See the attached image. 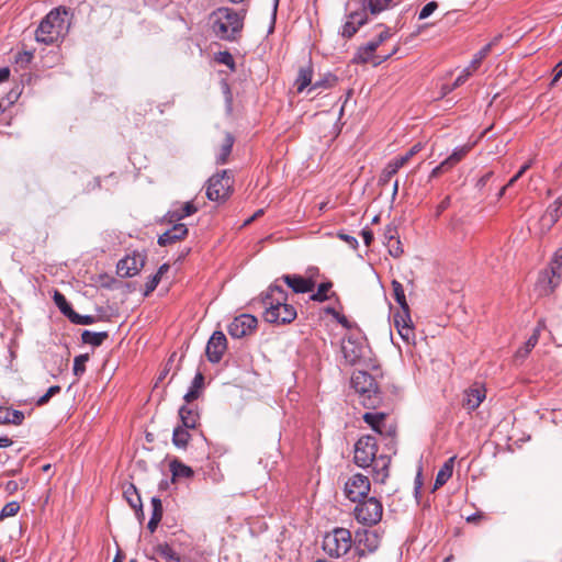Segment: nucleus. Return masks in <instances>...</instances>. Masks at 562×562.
Masks as SVG:
<instances>
[{
    "instance_id": "11",
    "label": "nucleus",
    "mask_w": 562,
    "mask_h": 562,
    "mask_svg": "<svg viewBox=\"0 0 562 562\" xmlns=\"http://www.w3.org/2000/svg\"><path fill=\"white\" fill-rule=\"evenodd\" d=\"M422 149V143H417L405 155L392 159L383 169L380 177V183L383 186L386 184L391 178Z\"/></svg>"
},
{
    "instance_id": "45",
    "label": "nucleus",
    "mask_w": 562,
    "mask_h": 562,
    "mask_svg": "<svg viewBox=\"0 0 562 562\" xmlns=\"http://www.w3.org/2000/svg\"><path fill=\"white\" fill-rule=\"evenodd\" d=\"M89 360V356L88 355H79L77 357H75L74 359V374L76 376H80L85 373L86 371V363L87 361Z\"/></svg>"
},
{
    "instance_id": "32",
    "label": "nucleus",
    "mask_w": 562,
    "mask_h": 562,
    "mask_svg": "<svg viewBox=\"0 0 562 562\" xmlns=\"http://www.w3.org/2000/svg\"><path fill=\"white\" fill-rule=\"evenodd\" d=\"M472 149V145H463L453 149L450 156H448L445 161L448 164L450 169H452L456 165H458Z\"/></svg>"
},
{
    "instance_id": "46",
    "label": "nucleus",
    "mask_w": 562,
    "mask_h": 562,
    "mask_svg": "<svg viewBox=\"0 0 562 562\" xmlns=\"http://www.w3.org/2000/svg\"><path fill=\"white\" fill-rule=\"evenodd\" d=\"M336 82H337V78L335 76L327 75L323 79L315 81L311 86L310 91L318 90L321 88H325V89L331 88L333 86L336 85Z\"/></svg>"
},
{
    "instance_id": "28",
    "label": "nucleus",
    "mask_w": 562,
    "mask_h": 562,
    "mask_svg": "<svg viewBox=\"0 0 562 562\" xmlns=\"http://www.w3.org/2000/svg\"><path fill=\"white\" fill-rule=\"evenodd\" d=\"M204 386V376L201 372H198L191 383L189 391L184 394V401L190 404L200 396V393Z\"/></svg>"
},
{
    "instance_id": "61",
    "label": "nucleus",
    "mask_w": 562,
    "mask_h": 562,
    "mask_svg": "<svg viewBox=\"0 0 562 562\" xmlns=\"http://www.w3.org/2000/svg\"><path fill=\"white\" fill-rule=\"evenodd\" d=\"M493 177V171H487L486 173H484L476 182V188L477 189H483L487 182L492 179Z\"/></svg>"
},
{
    "instance_id": "19",
    "label": "nucleus",
    "mask_w": 562,
    "mask_h": 562,
    "mask_svg": "<svg viewBox=\"0 0 562 562\" xmlns=\"http://www.w3.org/2000/svg\"><path fill=\"white\" fill-rule=\"evenodd\" d=\"M187 235L188 227L184 224L177 223L158 237V244L165 247L183 239Z\"/></svg>"
},
{
    "instance_id": "24",
    "label": "nucleus",
    "mask_w": 562,
    "mask_h": 562,
    "mask_svg": "<svg viewBox=\"0 0 562 562\" xmlns=\"http://www.w3.org/2000/svg\"><path fill=\"white\" fill-rule=\"evenodd\" d=\"M379 46L373 41L360 46L353 57L356 64H367L372 60L373 53Z\"/></svg>"
},
{
    "instance_id": "44",
    "label": "nucleus",
    "mask_w": 562,
    "mask_h": 562,
    "mask_svg": "<svg viewBox=\"0 0 562 562\" xmlns=\"http://www.w3.org/2000/svg\"><path fill=\"white\" fill-rule=\"evenodd\" d=\"M394 325L396 328H400L401 326L413 325L408 306L406 311L401 310V312L394 315Z\"/></svg>"
},
{
    "instance_id": "54",
    "label": "nucleus",
    "mask_w": 562,
    "mask_h": 562,
    "mask_svg": "<svg viewBox=\"0 0 562 562\" xmlns=\"http://www.w3.org/2000/svg\"><path fill=\"white\" fill-rule=\"evenodd\" d=\"M438 8V3L436 1H430L427 4L423 7V9L419 12L418 19L425 20L428 16H430Z\"/></svg>"
},
{
    "instance_id": "49",
    "label": "nucleus",
    "mask_w": 562,
    "mask_h": 562,
    "mask_svg": "<svg viewBox=\"0 0 562 562\" xmlns=\"http://www.w3.org/2000/svg\"><path fill=\"white\" fill-rule=\"evenodd\" d=\"M543 324L540 322L538 326L535 328L532 335L528 338V340L525 344V355H528L531 349L538 344L539 340V334L542 328Z\"/></svg>"
},
{
    "instance_id": "22",
    "label": "nucleus",
    "mask_w": 562,
    "mask_h": 562,
    "mask_svg": "<svg viewBox=\"0 0 562 562\" xmlns=\"http://www.w3.org/2000/svg\"><path fill=\"white\" fill-rule=\"evenodd\" d=\"M341 351L347 362L355 364L362 357V346L352 338L342 341Z\"/></svg>"
},
{
    "instance_id": "37",
    "label": "nucleus",
    "mask_w": 562,
    "mask_h": 562,
    "mask_svg": "<svg viewBox=\"0 0 562 562\" xmlns=\"http://www.w3.org/2000/svg\"><path fill=\"white\" fill-rule=\"evenodd\" d=\"M392 289H393V295L396 301V303L401 306V310L406 311L407 310V301L404 292V288L401 282L397 280L392 281Z\"/></svg>"
},
{
    "instance_id": "15",
    "label": "nucleus",
    "mask_w": 562,
    "mask_h": 562,
    "mask_svg": "<svg viewBox=\"0 0 562 562\" xmlns=\"http://www.w3.org/2000/svg\"><path fill=\"white\" fill-rule=\"evenodd\" d=\"M146 257L142 254L126 256L117 262V274L122 278L136 276L145 265Z\"/></svg>"
},
{
    "instance_id": "56",
    "label": "nucleus",
    "mask_w": 562,
    "mask_h": 562,
    "mask_svg": "<svg viewBox=\"0 0 562 562\" xmlns=\"http://www.w3.org/2000/svg\"><path fill=\"white\" fill-rule=\"evenodd\" d=\"M451 170L450 167L448 166V164L443 160L441 161L437 167H435L430 175H429V178L432 179V178H437L439 177L441 173H445L447 171Z\"/></svg>"
},
{
    "instance_id": "26",
    "label": "nucleus",
    "mask_w": 562,
    "mask_h": 562,
    "mask_svg": "<svg viewBox=\"0 0 562 562\" xmlns=\"http://www.w3.org/2000/svg\"><path fill=\"white\" fill-rule=\"evenodd\" d=\"M24 414L21 411L0 406V424L21 425Z\"/></svg>"
},
{
    "instance_id": "6",
    "label": "nucleus",
    "mask_w": 562,
    "mask_h": 562,
    "mask_svg": "<svg viewBox=\"0 0 562 562\" xmlns=\"http://www.w3.org/2000/svg\"><path fill=\"white\" fill-rule=\"evenodd\" d=\"M351 533L345 528H335L323 539V550L331 558L345 555L351 548Z\"/></svg>"
},
{
    "instance_id": "23",
    "label": "nucleus",
    "mask_w": 562,
    "mask_h": 562,
    "mask_svg": "<svg viewBox=\"0 0 562 562\" xmlns=\"http://www.w3.org/2000/svg\"><path fill=\"white\" fill-rule=\"evenodd\" d=\"M179 416L182 426L186 428H194L199 422V413L194 406L183 405L179 409Z\"/></svg>"
},
{
    "instance_id": "8",
    "label": "nucleus",
    "mask_w": 562,
    "mask_h": 562,
    "mask_svg": "<svg viewBox=\"0 0 562 562\" xmlns=\"http://www.w3.org/2000/svg\"><path fill=\"white\" fill-rule=\"evenodd\" d=\"M383 515V505L375 497H368L358 501L355 508V517L358 522L364 526H374L381 521Z\"/></svg>"
},
{
    "instance_id": "13",
    "label": "nucleus",
    "mask_w": 562,
    "mask_h": 562,
    "mask_svg": "<svg viewBox=\"0 0 562 562\" xmlns=\"http://www.w3.org/2000/svg\"><path fill=\"white\" fill-rule=\"evenodd\" d=\"M258 321L254 315L241 314L235 317L228 325V334L233 338H243L250 335L257 327Z\"/></svg>"
},
{
    "instance_id": "50",
    "label": "nucleus",
    "mask_w": 562,
    "mask_h": 562,
    "mask_svg": "<svg viewBox=\"0 0 562 562\" xmlns=\"http://www.w3.org/2000/svg\"><path fill=\"white\" fill-rule=\"evenodd\" d=\"M400 336L406 344H414L415 342V333L413 325L409 326H401L400 328H396Z\"/></svg>"
},
{
    "instance_id": "42",
    "label": "nucleus",
    "mask_w": 562,
    "mask_h": 562,
    "mask_svg": "<svg viewBox=\"0 0 562 562\" xmlns=\"http://www.w3.org/2000/svg\"><path fill=\"white\" fill-rule=\"evenodd\" d=\"M490 49H491V45L487 44L481 50H479L474 55V57L471 60V63L468 66V68H470L474 72L480 67V65L482 64L483 59L487 56V54L490 53Z\"/></svg>"
},
{
    "instance_id": "10",
    "label": "nucleus",
    "mask_w": 562,
    "mask_h": 562,
    "mask_svg": "<svg viewBox=\"0 0 562 562\" xmlns=\"http://www.w3.org/2000/svg\"><path fill=\"white\" fill-rule=\"evenodd\" d=\"M370 492V481L367 476L357 473L345 483V494L351 502H358L367 498Z\"/></svg>"
},
{
    "instance_id": "38",
    "label": "nucleus",
    "mask_w": 562,
    "mask_h": 562,
    "mask_svg": "<svg viewBox=\"0 0 562 562\" xmlns=\"http://www.w3.org/2000/svg\"><path fill=\"white\" fill-rule=\"evenodd\" d=\"M188 428H183V427H177L175 428L173 430V434H172V442L176 447L178 448H186L188 442H189V438H190V434L188 432L187 430Z\"/></svg>"
},
{
    "instance_id": "5",
    "label": "nucleus",
    "mask_w": 562,
    "mask_h": 562,
    "mask_svg": "<svg viewBox=\"0 0 562 562\" xmlns=\"http://www.w3.org/2000/svg\"><path fill=\"white\" fill-rule=\"evenodd\" d=\"M351 386L362 397V404L367 407H375L382 401L374 378L366 371L353 372Z\"/></svg>"
},
{
    "instance_id": "2",
    "label": "nucleus",
    "mask_w": 562,
    "mask_h": 562,
    "mask_svg": "<svg viewBox=\"0 0 562 562\" xmlns=\"http://www.w3.org/2000/svg\"><path fill=\"white\" fill-rule=\"evenodd\" d=\"M288 293L278 284H271L262 293L261 303L265 307L263 318L271 324H289L296 318V310L288 304Z\"/></svg>"
},
{
    "instance_id": "33",
    "label": "nucleus",
    "mask_w": 562,
    "mask_h": 562,
    "mask_svg": "<svg viewBox=\"0 0 562 562\" xmlns=\"http://www.w3.org/2000/svg\"><path fill=\"white\" fill-rule=\"evenodd\" d=\"M312 77L313 70L311 67H302L299 70L297 78L295 80V86L297 92H302L308 86H312Z\"/></svg>"
},
{
    "instance_id": "51",
    "label": "nucleus",
    "mask_w": 562,
    "mask_h": 562,
    "mask_svg": "<svg viewBox=\"0 0 562 562\" xmlns=\"http://www.w3.org/2000/svg\"><path fill=\"white\" fill-rule=\"evenodd\" d=\"M215 60L222 65L229 67L232 70L235 69V61L232 54L227 50L220 52L215 56Z\"/></svg>"
},
{
    "instance_id": "39",
    "label": "nucleus",
    "mask_w": 562,
    "mask_h": 562,
    "mask_svg": "<svg viewBox=\"0 0 562 562\" xmlns=\"http://www.w3.org/2000/svg\"><path fill=\"white\" fill-rule=\"evenodd\" d=\"M53 299H54L56 306L59 308V311L67 318H69L70 315L72 314L74 310H72L71 305L68 303V301L66 300L65 295L63 293H60L59 291H55Z\"/></svg>"
},
{
    "instance_id": "63",
    "label": "nucleus",
    "mask_w": 562,
    "mask_h": 562,
    "mask_svg": "<svg viewBox=\"0 0 562 562\" xmlns=\"http://www.w3.org/2000/svg\"><path fill=\"white\" fill-rule=\"evenodd\" d=\"M450 205V196H446L437 206L436 215L439 216Z\"/></svg>"
},
{
    "instance_id": "52",
    "label": "nucleus",
    "mask_w": 562,
    "mask_h": 562,
    "mask_svg": "<svg viewBox=\"0 0 562 562\" xmlns=\"http://www.w3.org/2000/svg\"><path fill=\"white\" fill-rule=\"evenodd\" d=\"M60 390H61V389H60V386H59V385H53V386H50V387L47 390V392H46L44 395H42V396L37 400L36 404H37L38 406H43V405L47 404V403H48V401H49L54 395H56V394H58V393L60 392Z\"/></svg>"
},
{
    "instance_id": "14",
    "label": "nucleus",
    "mask_w": 562,
    "mask_h": 562,
    "mask_svg": "<svg viewBox=\"0 0 562 562\" xmlns=\"http://www.w3.org/2000/svg\"><path fill=\"white\" fill-rule=\"evenodd\" d=\"M227 349V339L223 331L215 330L212 336L210 337L205 355L207 357V360L212 363H217L222 360L223 355L225 353Z\"/></svg>"
},
{
    "instance_id": "17",
    "label": "nucleus",
    "mask_w": 562,
    "mask_h": 562,
    "mask_svg": "<svg viewBox=\"0 0 562 562\" xmlns=\"http://www.w3.org/2000/svg\"><path fill=\"white\" fill-rule=\"evenodd\" d=\"M486 396V391L479 384H475L463 393L462 405L469 411L476 409Z\"/></svg>"
},
{
    "instance_id": "64",
    "label": "nucleus",
    "mask_w": 562,
    "mask_h": 562,
    "mask_svg": "<svg viewBox=\"0 0 562 562\" xmlns=\"http://www.w3.org/2000/svg\"><path fill=\"white\" fill-rule=\"evenodd\" d=\"M391 36V33L389 30L382 31L375 40H372L374 43H376L378 46H380L384 41H386Z\"/></svg>"
},
{
    "instance_id": "55",
    "label": "nucleus",
    "mask_w": 562,
    "mask_h": 562,
    "mask_svg": "<svg viewBox=\"0 0 562 562\" xmlns=\"http://www.w3.org/2000/svg\"><path fill=\"white\" fill-rule=\"evenodd\" d=\"M160 282V279H159V276H151L148 278L146 284H145V292H144V295L147 296L149 295L153 291H155V289L157 288V285L159 284Z\"/></svg>"
},
{
    "instance_id": "59",
    "label": "nucleus",
    "mask_w": 562,
    "mask_h": 562,
    "mask_svg": "<svg viewBox=\"0 0 562 562\" xmlns=\"http://www.w3.org/2000/svg\"><path fill=\"white\" fill-rule=\"evenodd\" d=\"M530 166H531L530 162L522 165L520 167V169L518 170V172L508 181L506 187L508 188V187L513 186L530 168Z\"/></svg>"
},
{
    "instance_id": "53",
    "label": "nucleus",
    "mask_w": 562,
    "mask_h": 562,
    "mask_svg": "<svg viewBox=\"0 0 562 562\" xmlns=\"http://www.w3.org/2000/svg\"><path fill=\"white\" fill-rule=\"evenodd\" d=\"M21 92L18 89H12L7 93L5 97H2L0 100L3 102L4 105H7L9 109H11L14 103L19 100Z\"/></svg>"
},
{
    "instance_id": "43",
    "label": "nucleus",
    "mask_w": 562,
    "mask_h": 562,
    "mask_svg": "<svg viewBox=\"0 0 562 562\" xmlns=\"http://www.w3.org/2000/svg\"><path fill=\"white\" fill-rule=\"evenodd\" d=\"M385 245L387 247L389 254L394 258H400L404 252L398 236L393 239H390V241H387Z\"/></svg>"
},
{
    "instance_id": "4",
    "label": "nucleus",
    "mask_w": 562,
    "mask_h": 562,
    "mask_svg": "<svg viewBox=\"0 0 562 562\" xmlns=\"http://www.w3.org/2000/svg\"><path fill=\"white\" fill-rule=\"evenodd\" d=\"M213 31L217 37L235 41L244 26V14L229 8H218L212 14Z\"/></svg>"
},
{
    "instance_id": "20",
    "label": "nucleus",
    "mask_w": 562,
    "mask_h": 562,
    "mask_svg": "<svg viewBox=\"0 0 562 562\" xmlns=\"http://www.w3.org/2000/svg\"><path fill=\"white\" fill-rule=\"evenodd\" d=\"M386 415L384 413H366L363 415V420L378 434L393 436L394 430L384 429V422Z\"/></svg>"
},
{
    "instance_id": "31",
    "label": "nucleus",
    "mask_w": 562,
    "mask_h": 562,
    "mask_svg": "<svg viewBox=\"0 0 562 562\" xmlns=\"http://www.w3.org/2000/svg\"><path fill=\"white\" fill-rule=\"evenodd\" d=\"M234 142H235L234 136L231 133H226L224 142L221 145L217 157H216V162L218 165H224L227 162L228 157L233 149Z\"/></svg>"
},
{
    "instance_id": "25",
    "label": "nucleus",
    "mask_w": 562,
    "mask_h": 562,
    "mask_svg": "<svg viewBox=\"0 0 562 562\" xmlns=\"http://www.w3.org/2000/svg\"><path fill=\"white\" fill-rule=\"evenodd\" d=\"M124 498L130 504V506L136 510L137 516L143 517V507L140 496L135 487V485L130 484L123 492Z\"/></svg>"
},
{
    "instance_id": "1",
    "label": "nucleus",
    "mask_w": 562,
    "mask_h": 562,
    "mask_svg": "<svg viewBox=\"0 0 562 562\" xmlns=\"http://www.w3.org/2000/svg\"><path fill=\"white\" fill-rule=\"evenodd\" d=\"M376 439L371 435L362 436L355 445V463L360 468H373L375 482L384 483L389 476L391 459L387 456L376 457Z\"/></svg>"
},
{
    "instance_id": "40",
    "label": "nucleus",
    "mask_w": 562,
    "mask_h": 562,
    "mask_svg": "<svg viewBox=\"0 0 562 562\" xmlns=\"http://www.w3.org/2000/svg\"><path fill=\"white\" fill-rule=\"evenodd\" d=\"M473 75V71L465 67L461 74L457 77V79L454 80L453 85L451 87H442L443 89V93L447 94L449 92H451L452 90H454L456 88L462 86L471 76Z\"/></svg>"
},
{
    "instance_id": "30",
    "label": "nucleus",
    "mask_w": 562,
    "mask_h": 562,
    "mask_svg": "<svg viewBox=\"0 0 562 562\" xmlns=\"http://www.w3.org/2000/svg\"><path fill=\"white\" fill-rule=\"evenodd\" d=\"M454 460L456 457H451L443 463L436 475L435 487L442 486L452 476Z\"/></svg>"
},
{
    "instance_id": "18",
    "label": "nucleus",
    "mask_w": 562,
    "mask_h": 562,
    "mask_svg": "<svg viewBox=\"0 0 562 562\" xmlns=\"http://www.w3.org/2000/svg\"><path fill=\"white\" fill-rule=\"evenodd\" d=\"M282 280L294 293H307L313 291L315 282L299 274H285Z\"/></svg>"
},
{
    "instance_id": "35",
    "label": "nucleus",
    "mask_w": 562,
    "mask_h": 562,
    "mask_svg": "<svg viewBox=\"0 0 562 562\" xmlns=\"http://www.w3.org/2000/svg\"><path fill=\"white\" fill-rule=\"evenodd\" d=\"M393 0H362L364 10H369L372 14H378L392 4Z\"/></svg>"
},
{
    "instance_id": "48",
    "label": "nucleus",
    "mask_w": 562,
    "mask_h": 562,
    "mask_svg": "<svg viewBox=\"0 0 562 562\" xmlns=\"http://www.w3.org/2000/svg\"><path fill=\"white\" fill-rule=\"evenodd\" d=\"M72 324H76V325H91L93 323H95V317L92 316V315H80L78 313H76L75 311L72 312V314L70 315V317L68 318Z\"/></svg>"
},
{
    "instance_id": "60",
    "label": "nucleus",
    "mask_w": 562,
    "mask_h": 562,
    "mask_svg": "<svg viewBox=\"0 0 562 562\" xmlns=\"http://www.w3.org/2000/svg\"><path fill=\"white\" fill-rule=\"evenodd\" d=\"M530 166H531L530 162L522 165L520 167V169L518 170V172L508 181L506 187L508 188V187L513 186L530 168Z\"/></svg>"
},
{
    "instance_id": "41",
    "label": "nucleus",
    "mask_w": 562,
    "mask_h": 562,
    "mask_svg": "<svg viewBox=\"0 0 562 562\" xmlns=\"http://www.w3.org/2000/svg\"><path fill=\"white\" fill-rule=\"evenodd\" d=\"M331 282H323L318 285L317 291L311 295V300L315 302H324L328 300V291L331 289Z\"/></svg>"
},
{
    "instance_id": "57",
    "label": "nucleus",
    "mask_w": 562,
    "mask_h": 562,
    "mask_svg": "<svg viewBox=\"0 0 562 562\" xmlns=\"http://www.w3.org/2000/svg\"><path fill=\"white\" fill-rule=\"evenodd\" d=\"M398 236L397 228L393 225H387L384 231V243L386 244L390 239H393Z\"/></svg>"
},
{
    "instance_id": "27",
    "label": "nucleus",
    "mask_w": 562,
    "mask_h": 562,
    "mask_svg": "<svg viewBox=\"0 0 562 562\" xmlns=\"http://www.w3.org/2000/svg\"><path fill=\"white\" fill-rule=\"evenodd\" d=\"M154 550L155 553L165 562H184L168 543H159Z\"/></svg>"
},
{
    "instance_id": "9",
    "label": "nucleus",
    "mask_w": 562,
    "mask_h": 562,
    "mask_svg": "<svg viewBox=\"0 0 562 562\" xmlns=\"http://www.w3.org/2000/svg\"><path fill=\"white\" fill-rule=\"evenodd\" d=\"M233 187V179L226 170L212 176L207 181L206 196L211 201L226 200Z\"/></svg>"
},
{
    "instance_id": "62",
    "label": "nucleus",
    "mask_w": 562,
    "mask_h": 562,
    "mask_svg": "<svg viewBox=\"0 0 562 562\" xmlns=\"http://www.w3.org/2000/svg\"><path fill=\"white\" fill-rule=\"evenodd\" d=\"M151 506H153L151 514H158V515L162 516V504H161V499L159 497L154 496L151 498Z\"/></svg>"
},
{
    "instance_id": "21",
    "label": "nucleus",
    "mask_w": 562,
    "mask_h": 562,
    "mask_svg": "<svg viewBox=\"0 0 562 562\" xmlns=\"http://www.w3.org/2000/svg\"><path fill=\"white\" fill-rule=\"evenodd\" d=\"M198 211L193 202H186L184 204H176L172 210L167 213L168 222L176 223L187 216L194 214Z\"/></svg>"
},
{
    "instance_id": "29",
    "label": "nucleus",
    "mask_w": 562,
    "mask_h": 562,
    "mask_svg": "<svg viewBox=\"0 0 562 562\" xmlns=\"http://www.w3.org/2000/svg\"><path fill=\"white\" fill-rule=\"evenodd\" d=\"M170 471H171V474H172V477H171V481L175 482L177 479H180V477H191L193 476V470L186 465L184 463H182L181 461H179L178 459H173L170 464Z\"/></svg>"
},
{
    "instance_id": "34",
    "label": "nucleus",
    "mask_w": 562,
    "mask_h": 562,
    "mask_svg": "<svg viewBox=\"0 0 562 562\" xmlns=\"http://www.w3.org/2000/svg\"><path fill=\"white\" fill-rule=\"evenodd\" d=\"M109 337L108 333L106 331H99V333H95V331H90V330H85L82 334H81V339L85 344H89L91 346H94V347H99L103 344V341Z\"/></svg>"
},
{
    "instance_id": "47",
    "label": "nucleus",
    "mask_w": 562,
    "mask_h": 562,
    "mask_svg": "<svg viewBox=\"0 0 562 562\" xmlns=\"http://www.w3.org/2000/svg\"><path fill=\"white\" fill-rule=\"evenodd\" d=\"M20 510V504L18 502H10L5 504L0 512V519L15 516Z\"/></svg>"
},
{
    "instance_id": "12",
    "label": "nucleus",
    "mask_w": 562,
    "mask_h": 562,
    "mask_svg": "<svg viewBox=\"0 0 562 562\" xmlns=\"http://www.w3.org/2000/svg\"><path fill=\"white\" fill-rule=\"evenodd\" d=\"M381 537L375 530L359 529L356 531V549L359 555L374 552L380 546Z\"/></svg>"
},
{
    "instance_id": "16",
    "label": "nucleus",
    "mask_w": 562,
    "mask_h": 562,
    "mask_svg": "<svg viewBox=\"0 0 562 562\" xmlns=\"http://www.w3.org/2000/svg\"><path fill=\"white\" fill-rule=\"evenodd\" d=\"M367 21L368 15L364 10L350 12L341 27V36L345 38H351L357 33L359 27L364 25Z\"/></svg>"
},
{
    "instance_id": "3",
    "label": "nucleus",
    "mask_w": 562,
    "mask_h": 562,
    "mask_svg": "<svg viewBox=\"0 0 562 562\" xmlns=\"http://www.w3.org/2000/svg\"><path fill=\"white\" fill-rule=\"evenodd\" d=\"M69 30L66 10H52L40 23L35 32L37 42L50 45L63 40Z\"/></svg>"
},
{
    "instance_id": "58",
    "label": "nucleus",
    "mask_w": 562,
    "mask_h": 562,
    "mask_svg": "<svg viewBox=\"0 0 562 562\" xmlns=\"http://www.w3.org/2000/svg\"><path fill=\"white\" fill-rule=\"evenodd\" d=\"M162 516L161 515H158V514H151V517L148 521V525H147V528L150 532H155V530L157 529L160 520H161Z\"/></svg>"
},
{
    "instance_id": "36",
    "label": "nucleus",
    "mask_w": 562,
    "mask_h": 562,
    "mask_svg": "<svg viewBox=\"0 0 562 562\" xmlns=\"http://www.w3.org/2000/svg\"><path fill=\"white\" fill-rule=\"evenodd\" d=\"M562 215V199L559 198L553 201L546 211L544 220H549L554 224Z\"/></svg>"
},
{
    "instance_id": "7",
    "label": "nucleus",
    "mask_w": 562,
    "mask_h": 562,
    "mask_svg": "<svg viewBox=\"0 0 562 562\" xmlns=\"http://www.w3.org/2000/svg\"><path fill=\"white\" fill-rule=\"evenodd\" d=\"M562 278V247L558 249L550 268L542 271L539 276L537 288L541 295L551 294L560 284Z\"/></svg>"
}]
</instances>
